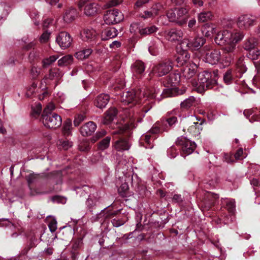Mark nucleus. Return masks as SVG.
Masks as SVG:
<instances>
[{"label":"nucleus","mask_w":260,"mask_h":260,"mask_svg":"<svg viewBox=\"0 0 260 260\" xmlns=\"http://www.w3.org/2000/svg\"><path fill=\"white\" fill-rule=\"evenodd\" d=\"M180 81V75L178 73L171 74L168 79L167 84L168 86L171 87V88L166 89L163 92H161L159 89H152L150 91L149 95L152 98H157L158 100H159V98L157 97L158 95H162L163 98L172 96L173 95V92L174 91L176 92L177 94H182L185 92L186 89L185 88L179 89L175 87Z\"/></svg>","instance_id":"nucleus-4"},{"label":"nucleus","mask_w":260,"mask_h":260,"mask_svg":"<svg viewBox=\"0 0 260 260\" xmlns=\"http://www.w3.org/2000/svg\"><path fill=\"white\" fill-rule=\"evenodd\" d=\"M255 18L248 15L240 16L237 20V25L241 29H247L255 24Z\"/></svg>","instance_id":"nucleus-15"},{"label":"nucleus","mask_w":260,"mask_h":260,"mask_svg":"<svg viewBox=\"0 0 260 260\" xmlns=\"http://www.w3.org/2000/svg\"><path fill=\"white\" fill-rule=\"evenodd\" d=\"M37 87V84L35 83H33L31 86L28 88L27 92V95L28 96H30L35 91L36 88Z\"/></svg>","instance_id":"nucleus-59"},{"label":"nucleus","mask_w":260,"mask_h":260,"mask_svg":"<svg viewBox=\"0 0 260 260\" xmlns=\"http://www.w3.org/2000/svg\"><path fill=\"white\" fill-rule=\"evenodd\" d=\"M41 69L33 67L31 70V73L33 78H37L40 74Z\"/></svg>","instance_id":"nucleus-55"},{"label":"nucleus","mask_w":260,"mask_h":260,"mask_svg":"<svg viewBox=\"0 0 260 260\" xmlns=\"http://www.w3.org/2000/svg\"><path fill=\"white\" fill-rule=\"evenodd\" d=\"M106 134V131L102 129L101 131L96 133L95 135L92 138L91 141L93 143L95 142L99 139L102 138Z\"/></svg>","instance_id":"nucleus-48"},{"label":"nucleus","mask_w":260,"mask_h":260,"mask_svg":"<svg viewBox=\"0 0 260 260\" xmlns=\"http://www.w3.org/2000/svg\"><path fill=\"white\" fill-rule=\"evenodd\" d=\"M3 220L7 221L8 222V223L7 224V226L9 227L11 230H15L16 231L15 232L13 233L11 235V237L12 238H16L19 235V233H18V232H19L20 230V229L15 225L13 223H12L10 221V220L8 219H3Z\"/></svg>","instance_id":"nucleus-39"},{"label":"nucleus","mask_w":260,"mask_h":260,"mask_svg":"<svg viewBox=\"0 0 260 260\" xmlns=\"http://www.w3.org/2000/svg\"><path fill=\"white\" fill-rule=\"evenodd\" d=\"M176 143L182 145V152L186 155L191 154L196 147V144L194 142L190 141L183 137L178 138L176 141Z\"/></svg>","instance_id":"nucleus-12"},{"label":"nucleus","mask_w":260,"mask_h":260,"mask_svg":"<svg viewBox=\"0 0 260 260\" xmlns=\"http://www.w3.org/2000/svg\"><path fill=\"white\" fill-rule=\"evenodd\" d=\"M91 53L92 50L90 48H87L76 52L75 56L78 59L82 60L88 57Z\"/></svg>","instance_id":"nucleus-32"},{"label":"nucleus","mask_w":260,"mask_h":260,"mask_svg":"<svg viewBox=\"0 0 260 260\" xmlns=\"http://www.w3.org/2000/svg\"><path fill=\"white\" fill-rule=\"evenodd\" d=\"M109 101V96L106 94L98 95L95 101V105L100 108H105Z\"/></svg>","instance_id":"nucleus-22"},{"label":"nucleus","mask_w":260,"mask_h":260,"mask_svg":"<svg viewBox=\"0 0 260 260\" xmlns=\"http://www.w3.org/2000/svg\"><path fill=\"white\" fill-rule=\"evenodd\" d=\"M80 35L82 40L90 41L95 39L96 32L92 28H85L81 32Z\"/></svg>","instance_id":"nucleus-18"},{"label":"nucleus","mask_w":260,"mask_h":260,"mask_svg":"<svg viewBox=\"0 0 260 260\" xmlns=\"http://www.w3.org/2000/svg\"><path fill=\"white\" fill-rule=\"evenodd\" d=\"M78 17V13L75 8H70L66 10L63 15V20L67 23L74 21Z\"/></svg>","instance_id":"nucleus-20"},{"label":"nucleus","mask_w":260,"mask_h":260,"mask_svg":"<svg viewBox=\"0 0 260 260\" xmlns=\"http://www.w3.org/2000/svg\"><path fill=\"white\" fill-rule=\"evenodd\" d=\"M206 42V40L203 37H196L192 41L184 39L180 43V46L181 49L191 50L192 51L198 50Z\"/></svg>","instance_id":"nucleus-9"},{"label":"nucleus","mask_w":260,"mask_h":260,"mask_svg":"<svg viewBox=\"0 0 260 260\" xmlns=\"http://www.w3.org/2000/svg\"><path fill=\"white\" fill-rule=\"evenodd\" d=\"M172 68L171 62L168 60L155 65L153 69V72L156 76L161 77L168 74L172 70Z\"/></svg>","instance_id":"nucleus-13"},{"label":"nucleus","mask_w":260,"mask_h":260,"mask_svg":"<svg viewBox=\"0 0 260 260\" xmlns=\"http://www.w3.org/2000/svg\"><path fill=\"white\" fill-rule=\"evenodd\" d=\"M57 58L58 56L53 55L51 56L48 58L44 59L42 61L43 67L44 68L48 67L49 66L51 65L53 62L55 61Z\"/></svg>","instance_id":"nucleus-44"},{"label":"nucleus","mask_w":260,"mask_h":260,"mask_svg":"<svg viewBox=\"0 0 260 260\" xmlns=\"http://www.w3.org/2000/svg\"><path fill=\"white\" fill-rule=\"evenodd\" d=\"M111 138L106 137L102 140L99 144V148L102 150H104L107 148L109 146Z\"/></svg>","instance_id":"nucleus-41"},{"label":"nucleus","mask_w":260,"mask_h":260,"mask_svg":"<svg viewBox=\"0 0 260 260\" xmlns=\"http://www.w3.org/2000/svg\"><path fill=\"white\" fill-rule=\"evenodd\" d=\"M123 18L122 13L116 9L107 11L103 17L105 22L109 25L118 23Z\"/></svg>","instance_id":"nucleus-11"},{"label":"nucleus","mask_w":260,"mask_h":260,"mask_svg":"<svg viewBox=\"0 0 260 260\" xmlns=\"http://www.w3.org/2000/svg\"><path fill=\"white\" fill-rule=\"evenodd\" d=\"M58 145L60 149L68 150L73 146V143L68 140H59Z\"/></svg>","instance_id":"nucleus-43"},{"label":"nucleus","mask_w":260,"mask_h":260,"mask_svg":"<svg viewBox=\"0 0 260 260\" xmlns=\"http://www.w3.org/2000/svg\"><path fill=\"white\" fill-rule=\"evenodd\" d=\"M72 121L70 119L66 120L63 124L62 132L66 136H68L71 134L72 129Z\"/></svg>","instance_id":"nucleus-36"},{"label":"nucleus","mask_w":260,"mask_h":260,"mask_svg":"<svg viewBox=\"0 0 260 260\" xmlns=\"http://www.w3.org/2000/svg\"><path fill=\"white\" fill-rule=\"evenodd\" d=\"M54 105L49 103L45 108L42 115V121L44 125L50 128H56L60 126L62 123L61 117L55 113L52 112L54 109Z\"/></svg>","instance_id":"nucleus-5"},{"label":"nucleus","mask_w":260,"mask_h":260,"mask_svg":"<svg viewBox=\"0 0 260 260\" xmlns=\"http://www.w3.org/2000/svg\"><path fill=\"white\" fill-rule=\"evenodd\" d=\"M172 200L174 202L180 203L183 200L180 194H175L173 196Z\"/></svg>","instance_id":"nucleus-61"},{"label":"nucleus","mask_w":260,"mask_h":260,"mask_svg":"<svg viewBox=\"0 0 260 260\" xmlns=\"http://www.w3.org/2000/svg\"><path fill=\"white\" fill-rule=\"evenodd\" d=\"M117 113V110L115 108H110L106 113L103 122L105 124H108L115 118Z\"/></svg>","instance_id":"nucleus-25"},{"label":"nucleus","mask_w":260,"mask_h":260,"mask_svg":"<svg viewBox=\"0 0 260 260\" xmlns=\"http://www.w3.org/2000/svg\"><path fill=\"white\" fill-rule=\"evenodd\" d=\"M187 50H184V49H182V53L181 54H179V55L180 56L183 57V59L184 60V61L186 63L189 60V59L190 58V55L186 51Z\"/></svg>","instance_id":"nucleus-58"},{"label":"nucleus","mask_w":260,"mask_h":260,"mask_svg":"<svg viewBox=\"0 0 260 260\" xmlns=\"http://www.w3.org/2000/svg\"><path fill=\"white\" fill-rule=\"evenodd\" d=\"M84 119V117L83 115H78V117H76L74 121V123L75 126H78L79 125L80 123L83 121Z\"/></svg>","instance_id":"nucleus-57"},{"label":"nucleus","mask_w":260,"mask_h":260,"mask_svg":"<svg viewBox=\"0 0 260 260\" xmlns=\"http://www.w3.org/2000/svg\"><path fill=\"white\" fill-rule=\"evenodd\" d=\"M212 17V15L210 12H202L198 16V20L204 22L210 20Z\"/></svg>","instance_id":"nucleus-37"},{"label":"nucleus","mask_w":260,"mask_h":260,"mask_svg":"<svg viewBox=\"0 0 260 260\" xmlns=\"http://www.w3.org/2000/svg\"><path fill=\"white\" fill-rule=\"evenodd\" d=\"M195 102V98L193 96H191L181 102L180 106L182 109H188L191 107L194 106Z\"/></svg>","instance_id":"nucleus-28"},{"label":"nucleus","mask_w":260,"mask_h":260,"mask_svg":"<svg viewBox=\"0 0 260 260\" xmlns=\"http://www.w3.org/2000/svg\"><path fill=\"white\" fill-rule=\"evenodd\" d=\"M243 149L242 148H239L235 154V158L236 159H241Z\"/></svg>","instance_id":"nucleus-64"},{"label":"nucleus","mask_w":260,"mask_h":260,"mask_svg":"<svg viewBox=\"0 0 260 260\" xmlns=\"http://www.w3.org/2000/svg\"><path fill=\"white\" fill-rule=\"evenodd\" d=\"M232 70H229L225 72V73L223 76L224 81L225 83H226L227 84H230L231 82V81L233 79V76L232 75Z\"/></svg>","instance_id":"nucleus-50"},{"label":"nucleus","mask_w":260,"mask_h":260,"mask_svg":"<svg viewBox=\"0 0 260 260\" xmlns=\"http://www.w3.org/2000/svg\"><path fill=\"white\" fill-rule=\"evenodd\" d=\"M78 7L86 16H92L100 11L99 5L94 2L79 1Z\"/></svg>","instance_id":"nucleus-10"},{"label":"nucleus","mask_w":260,"mask_h":260,"mask_svg":"<svg viewBox=\"0 0 260 260\" xmlns=\"http://www.w3.org/2000/svg\"><path fill=\"white\" fill-rule=\"evenodd\" d=\"M259 55L260 50L255 48L248 50V53L247 54V57L252 60L257 59Z\"/></svg>","instance_id":"nucleus-38"},{"label":"nucleus","mask_w":260,"mask_h":260,"mask_svg":"<svg viewBox=\"0 0 260 260\" xmlns=\"http://www.w3.org/2000/svg\"><path fill=\"white\" fill-rule=\"evenodd\" d=\"M197 68L194 64L186 66L182 71L183 76L186 79L191 78L195 75Z\"/></svg>","instance_id":"nucleus-24"},{"label":"nucleus","mask_w":260,"mask_h":260,"mask_svg":"<svg viewBox=\"0 0 260 260\" xmlns=\"http://www.w3.org/2000/svg\"><path fill=\"white\" fill-rule=\"evenodd\" d=\"M244 36L242 32L228 30H221L216 34L215 42L219 45H225L224 51L225 57L228 55L230 56V58L227 59L228 62H230L233 59L236 44L243 38Z\"/></svg>","instance_id":"nucleus-1"},{"label":"nucleus","mask_w":260,"mask_h":260,"mask_svg":"<svg viewBox=\"0 0 260 260\" xmlns=\"http://www.w3.org/2000/svg\"><path fill=\"white\" fill-rule=\"evenodd\" d=\"M176 61L177 62V66L178 67L183 66L186 63L184 60L183 59V57L180 56L179 55L176 58Z\"/></svg>","instance_id":"nucleus-60"},{"label":"nucleus","mask_w":260,"mask_h":260,"mask_svg":"<svg viewBox=\"0 0 260 260\" xmlns=\"http://www.w3.org/2000/svg\"><path fill=\"white\" fill-rule=\"evenodd\" d=\"M39 175L36 174H30L27 176V181L29 184L35 182L39 178Z\"/></svg>","instance_id":"nucleus-54"},{"label":"nucleus","mask_w":260,"mask_h":260,"mask_svg":"<svg viewBox=\"0 0 260 260\" xmlns=\"http://www.w3.org/2000/svg\"><path fill=\"white\" fill-rule=\"evenodd\" d=\"M160 46H161V43L159 41H158V43L154 42H152L149 47V51L150 53L152 55H156Z\"/></svg>","instance_id":"nucleus-34"},{"label":"nucleus","mask_w":260,"mask_h":260,"mask_svg":"<svg viewBox=\"0 0 260 260\" xmlns=\"http://www.w3.org/2000/svg\"><path fill=\"white\" fill-rule=\"evenodd\" d=\"M158 28L155 25H151L145 28H140L139 33L141 35H148L156 32Z\"/></svg>","instance_id":"nucleus-29"},{"label":"nucleus","mask_w":260,"mask_h":260,"mask_svg":"<svg viewBox=\"0 0 260 260\" xmlns=\"http://www.w3.org/2000/svg\"><path fill=\"white\" fill-rule=\"evenodd\" d=\"M50 34L51 32L48 31L44 32L40 37L39 40L40 42L42 43L47 42L49 39Z\"/></svg>","instance_id":"nucleus-51"},{"label":"nucleus","mask_w":260,"mask_h":260,"mask_svg":"<svg viewBox=\"0 0 260 260\" xmlns=\"http://www.w3.org/2000/svg\"><path fill=\"white\" fill-rule=\"evenodd\" d=\"M170 21L175 22L179 25L185 24L188 19V11L185 8H175L167 13Z\"/></svg>","instance_id":"nucleus-6"},{"label":"nucleus","mask_w":260,"mask_h":260,"mask_svg":"<svg viewBox=\"0 0 260 260\" xmlns=\"http://www.w3.org/2000/svg\"><path fill=\"white\" fill-rule=\"evenodd\" d=\"M168 154L170 158H175L177 155L176 149L174 147H171L168 150Z\"/></svg>","instance_id":"nucleus-56"},{"label":"nucleus","mask_w":260,"mask_h":260,"mask_svg":"<svg viewBox=\"0 0 260 260\" xmlns=\"http://www.w3.org/2000/svg\"><path fill=\"white\" fill-rule=\"evenodd\" d=\"M243 60H244L243 57H241L239 58V59H238V60L237 62V70L238 72H240L241 73H244L247 70V68L244 63Z\"/></svg>","instance_id":"nucleus-40"},{"label":"nucleus","mask_w":260,"mask_h":260,"mask_svg":"<svg viewBox=\"0 0 260 260\" xmlns=\"http://www.w3.org/2000/svg\"><path fill=\"white\" fill-rule=\"evenodd\" d=\"M113 147L118 151H123L128 150L131 147V144L126 139L121 138L114 142Z\"/></svg>","instance_id":"nucleus-17"},{"label":"nucleus","mask_w":260,"mask_h":260,"mask_svg":"<svg viewBox=\"0 0 260 260\" xmlns=\"http://www.w3.org/2000/svg\"><path fill=\"white\" fill-rule=\"evenodd\" d=\"M202 129V123L193 121L192 124L189 126L188 131L194 136H198Z\"/></svg>","instance_id":"nucleus-26"},{"label":"nucleus","mask_w":260,"mask_h":260,"mask_svg":"<svg viewBox=\"0 0 260 260\" xmlns=\"http://www.w3.org/2000/svg\"><path fill=\"white\" fill-rule=\"evenodd\" d=\"M201 56L206 62L212 65L218 63L221 59L220 51L208 46H205L202 50Z\"/></svg>","instance_id":"nucleus-8"},{"label":"nucleus","mask_w":260,"mask_h":260,"mask_svg":"<svg viewBox=\"0 0 260 260\" xmlns=\"http://www.w3.org/2000/svg\"><path fill=\"white\" fill-rule=\"evenodd\" d=\"M90 144L87 141H82L79 145V149L82 151H87L90 149Z\"/></svg>","instance_id":"nucleus-46"},{"label":"nucleus","mask_w":260,"mask_h":260,"mask_svg":"<svg viewBox=\"0 0 260 260\" xmlns=\"http://www.w3.org/2000/svg\"><path fill=\"white\" fill-rule=\"evenodd\" d=\"M42 111V106L40 103H37L32 107V114L34 116L39 115Z\"/></svg>","instance_id":"nucleus-47"},{"label":"nucleus","mask_w":260,"mask_h":260,"mask_svg":"<svg viewBox=\"0 0 260 260\" xmlns=\"http://www.w3.org/2000/svg\"><path fill=\"white\" fill-rule=\"evenodd\" d=\"M128 189L129 186L127 183H122L121 185V186L119 187V188L118 189V191L121 196L125 197H126Z\"/></svg>","instance_id":"nucleus-42"},{"label":"nucleus","mask_w":260,"mask_h":260,"mask_svg":"<svg viewBox=\"0 0 260 260\" xmlns=\"http://www.w3.org/2000/svg\"><path fill=\"white\" fill-rule=\"evenodd\" d=\"M215 28L213 25L206 24L202 28V32L207 37H210L212 35L215 33Z\"/></svg>","instance_id":"nucleus-31"},{"label":"nucleus","mask_w":260,"mask_h":260,"mask_svg":"<svg viewBox=\"0 0 260 260\" xmlns=\"http://www.w3.org/2000/svg\"><path fill=\"white\" fill-rule=\"evenodd\" d=\"M73 39L71 35L64 31L60 32L56 38V42L62 49L69 47Z\"/></svg>","instance_id":"nucleus-14"},{"label":"nucleus","mask_w":260,"mask_h":260,"mask_svg":"<svg viewBox=\"0 0 260 260\" xmlns=\"http://www.w3.org/2000/svg\"><path fill=\"white\" fill-rule=\"evenodd\" d=\"M211 74L208 71H204L198 75V83H197V90L200 92L212 88L216 84L215 79H211Z\"/></svg>","instance_id":"nucleus-7"},{"label":"nucleus","mask_w":260,"mask_h":260,"mask_svg":"<svg viewBox=\"0 0 260 260\" xmlns=\"http://www.w3.org/2000/svg\"><path fill=\"white\" fill-rule=\"evenodd\" d=\"M257 40L254 37H249L246 39L243 44V48L247 51L254 49L257 46Z\"/></svg>","instance_id":"nucleus-27"},{"label":"nucleus","mask_w":260,"mask_h":260,"mask_svg":"<svg viewBox=\"0 0 260 260\" xmlns=\"http://www.w3.org/2000/svg\"><path fill=\"white\" fill-rule=\"evenodd\" d=\"M102 3L99 5L101 9H107L109 8L116 6L119 4L118 1H102Z\"/></svg>","instance_id":"nucleus-35"},{"label":"nucleus","mask_w":260,"mask_h":260,"mask_svg":"<svg viewBox=\"0 0 260 260\" xmlns=\"http://www.w3.org/2000/svg\"><path fill=\"white\" fill-rule=\"evenodd\" d=\"M73 60V57L71 55H67L58 60V64L59 66H67L71 64Z\"/></svg>","instance_id":"nucleus-33"},{"label":"nucleus","mask_w":260,"mask_h":260,"mask_svg":"<svg viewBox=\"0 0 260 260\" xmlns=\"http://www.w3.org/2000/svg\"><path fill=\"white\" fill-rule=\"evenodd\" d=\"M48 227L51 232H54L57 229L56 220L55 219H52L48 224Z\"/></svg>","instance_id":"nucleus-52"},{"label":"nucleus","mask_w":260,"mask_h":260,"mask_svg":"<svg viewBox=\"0 0 260 260\" xmlns=\"http://www.w3.org/2000/svg\"><path fill=\"white\" fill-rule=\"evenodd\" d=\"M177 121V117L171 116L167 119H161L156 122L152 127L146 134L143 135L140 139L141 143H145L143 145L146 148H152L153 145L151 142L155 139V137L151 134H157L168 131L169 126H171Z\"/></svg>","instance_id":"nucleus-2"},{"label":"nucleus","mask_w":260,"mask_h":260,"mask_svg":"<svg viewBox=\"0 0 260 260\" xmlns=\"http://www.w3.org/2000/svg\"><path fill=\"white\" fill-rule=\"evenodd\" d=\"M183 36V32L181 29L173 28L165 32L166 39L171 42L180 41Z\"/></svg>","instance_id":"nucleus-16"},{"label":"nucleus","mask_w":260,"mask_h":260,"mask_svg":"<svg viewBox=\"0 0 260 260\" xmlns=\"http://www.w3.org/2000/svg\"><path fill=\"white\" fill-rule=\"evenodd\" d=\"M125 222V220L122 219L120 217H118L116 218L113 219L112 220V223L113 226L115 227H119L122 225H123Z\"/></svg>","instance_id":"nucleus-49"},{"label":"nucleus","mask_w":260,"mask_h":260,"mask_svg":"<svg viewBox=\"0 0 260 260\" xmlns=\"http://www.w3.org/2000/svg\"><path fill=\"white\" fill-rule=\"evenodd\" d=\"M121 46V43L117 41H113L111 44H110V47L112 49H116L119 48Z\"/></svg>","instance_id":"nucleus-63"},{"label":"nucleus","mask_w":260,"mask_h":260,"mask_svg":"<svg viewBox=\"0 0 260 260\" xmlns=\"http://www.w3.org/2000/svg\"><path fill=\"white\" fill-rule=\"evenodd\" d=\"M118 35L117 30L115 27H109L105 29L102 33V39L108 40L116 37Z\"/></svg>","instance_id":"nucleus-23"},{"label":"nucleus","mask_w":260,"mask_h":260,"mask_svg":"<svg viewBox=\"0 0 260 260\" xmlns=\"http://www.w3.org/2000/svg\"><path fill=\"white\" fill-rule=\"evenodd\" d=\"M223 203L226 204V208L229 213L234 214L235 211V201L234 199H224L222 201Z\"/></svg>","instance_id":"nucleus-30"},{"label":"nucleus","mask_w":260,"mask_h":260,"mask_svg":"<svg viewBox=\"0 0 260 260\" xmlns=\"http://www.w3.org/2000/svg\"><path fill=\"white\" fill-rule=\"evenodd\" d=\"M144 63L141 61H136L132 66V71L135 76H142L145 71Z\"/></svg>","instance_id":"nucleus-21"},{"label":"nucleus","mask_w":260,"mask_h":260,"mask_svg":"<svg viewBox=\"0 0 260 260\" xmlns=\"http://www.w3.org/2000/svg\"><path fill=\"white\" fill-rule=\"evenodd\" d=\"M5 7L6 5L4 3L0 4V25L2 23V19L8 14V10Z\"/></svg>","instance_id":"nucleus-45"},{"label":"nucleus","mask_w":260,"mask_h":260,"mask_svg":"<svg viewBox=\"0 0 260 260\" xmlns=\"http://www.w3.org/2000/svg\"><path fill=\"white\" fill-rule=\"evenodd\" d=\"M157 14L156 12L153 11H145L143 14H141L140 16L144 19L152 17Z\"/></svg>","instance_id":"nucleus-53"},{"label":"nucleus","mask_w":260,"mask_h":260,"mask_svg":"<svg viewBox=\"0 0 260 260\" xmlns=\"http://www.w3.org/2000/svg\"><path fill=\"white\" fill-rule=\"evenodd\" d=\"M151 89H149L144 93V92L141 93V91H136L135 90L132 89L126 92H123L120 96V101L122 105L124 106H128V108H132L134 106H136V108L133 111V115L132 117L133 118L134 121L141 122V120L139 118L140 111L138 109V107H139V102L140 100L141 95L146 96L147 98L152 99L150 95V91Z\"/></svg>","instance_id":"nucleus-3"},{"label":"nucleus","mask_w":260,"mask_h":260,"mask_svg":"<svg viewBox=\"0 0 260 260\" xmlns=\"http://www.w3.org/2000/svg\"><path fill=\"white\" fill-rule=\"evenodd\" d=\"M58 74V71L56 69L51 70L49 72V78L50 79H53L55 77H56Z\"/></svg>","instance_id":"nucleus-62"},{"label":"nucleus","mask_w":260,"mask_h":260,"mask_svg":"<svg viewBox=\"0 0 260 260\" xmlns=\"http://www.w3.org/2000/svg\"><path fill=\"white\" fill-rule=\"evenodd\" d=\"M96 125L93 122L90 121L83 125L80 128V133L83 136L90 135L96 129Z\"/></svg>","instance_id":"nucleus-19"}]
</instances>
